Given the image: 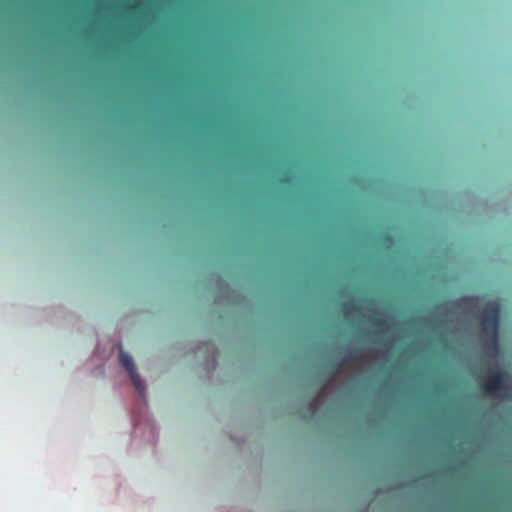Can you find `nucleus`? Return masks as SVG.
<instances>
[{"mask_svg": "<svg viewBox=\"0 0 512 512\" xmlns=\"http://www.w3.org/2000/svg\"><path fill=\"white\" fill-rule=\"evenodd\" d=\"M500 305L497 301H489L481 315V332L488 347L497 349L499 339Z\"/></svg>", "mask_w": 512, "mask_h": 512, "instance_id": "1", "label": "nucleus"}, {"mask_svg": "<svg viewBox=\"0 0 512 512\" xmlns=\"http://www.w3.org/2000/svg\"><path fill=\"white\" fill-rule=\"evenodd\" d=\"M510 379L511 377L509 373L496 370L483 380L481 389L488 395H494L497 392L506 391Z\"/></svg>", "mask_w": 512, "mask_h": 512, "instance_id": "2", "label": "nucleus"}, {"mask_svg": "<svg viewBox=\"0 0 512 512\" xmlns=\"http://www.w3.org/2000/svg\"><path fill=\"white\" fill-rule=\"evenodd\" d=\"M119 359H120V363L122 364V366L129 373L131 381H132L135 389L137 390L139 395L143 397L145 395L146 389H145L144 383L141 380L139 374L136 372L135 364H134L132 357L129 354H127L121 350Z\"/></svg>", "mask_w": 512, "mask_h": 512, "instance_id": "3", "label": "nucleus"}, {"mask_svg": "<svg viewBox=\"0 0 512 512\" xmlns=\"http://www.w3.org/2000/svg\"><path fill=\"white\" fill-rule=\"evenodd\" d=\"M478 301V297H463L456 304L457 306L472 307L474 303H477Z\"/></svg>", "mask_w": 512, "mask_h": 512, "instance_id": "4", "label": "nucleus"}, {"mask_svg": "<svg viewBox=\"0 0 512 512\" xmlns=\"http://www.w3.org/2000/svg\"><path fill=\"white\" fill-rule=\"evenodd\" d=\"M344 308L349 310V311H357L359 309L358 306L356 305H350L348 303L344 304Z\"/></svg>", "mask_w": 512, "mask_h": 512, "instance_id": "5", "label": "nucleus"}, {"mask_svg": "<svg viewBox=\"0 0 512 512\" xmlns=\"http://www.w3.org/2000/svg\"><path fill=\"white\" fill-rule=\"evenodd\" d=\"M349 358H350V357H345V358L341 361L340 366H342V365L346 364V363L348 362V359H349Z\"/></svg>", "mask_w": 512, "mask_h": 512, "instance_id": "6", "label": "nucleus"}]
</instances>
